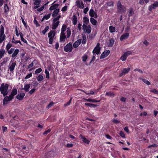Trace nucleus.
Listing matches in <instances>:
<instances>
[{
  "mask_svg": "<svg viewBox=\"0 0 158 158\" xmlns=\"http://www.w3.org/2000/svg\"><path fill=\"white\" fill-rule=\"evenodd\" d=\"M25 95V94L24 93H21L18 94L16 97V98L19 100H22Z\"/></svg>",
  "mask_w": 158,
  "mask_h": 158,
  "instance_id": "obj_13",
  "label": "nucleus"
},
{
  "mask_svg": "<svg viewBox=\"0 0 158 158\" xmlns=\"http://www.w3.org/2000/svg\"><path fill=\"white\" fill-rule=\"evenodd\" d=\"M124 130L127 133H129V131L128 129V127L127 126L125 127L124 128Z\"/></svg>",
  "mask_w": 158,
  "mask_h": 158,
  "instance_id": "obj_61",
  "label": "nucleus"
},
{
  "mask_svg": "<svg viewBox=\"0 0 158 158\" xmlns=\"http://www.w3.org/2000/svg\"><path fill=\"white\" fill-rule=\"evenodd\" d=\"M112 122L114 123L117 124L118 123H120V121L116 119H114L113 120Z\"/></svg>",
  "mask_w": 158,
  "mask_h": 158,
  "instance_id": "obj_60",
  "label": "nucleus"
},
{
  "mask_svg": "<svg viewBox=\"0 0 158 158\" xmlns=\"http://www.w3.org/2000/svg\"><path fill=\"white\" fill-rule=\"evenodd\" d=\"M131 69L130 67H128L127 68H124L123 69L122 72L121 73H119V76L121 77L126 74L128 73L130 71Z\"/></svg>",
  "mask_w": 158,
  "mask_h": 158,
  "instance_id": "obj_7",
  "label": "nucleus"
},
{
  "mask_svg": "<svg viewBox=\"0 0 158 158\" xmlns=\"http://www.w3.org/2000/svg\"><path fill=\"white\" fill-rule=\"evenodd\" d=\"M11 61L9 65V69L10 71L11 72H13L14 70L15 67L16 65V62L15 61L14 62H12L11 64Z\"/></svg>",
  "mask_w": 158,
  "mask_h": 158,
  "instance_id": "obj_11",
  "label": "nucleus"
},
{
  "mask_svg": "<svg viewBox=\"0 0 158 158\" xmlns=\"http://www.w3.org/2000/svg\"><path fill=\"white\" fill-rule=\"evenodd\" d=\"M45 74H46V78H48V79L49 78V72L46 69L45 71Z\"/></svg>",
  "mask_w": 158,
  "mask_h": 158,
  "instance_id": "obj_53",
  "label": "nucleus"
},
{
  "mask_svg": "<svg viewBox=\"0 0 158 158\" xmlns=\"http://www.w3.org/2000/svg\"><path fill=\"white\" fill-rule=\"evenodd\" d=\"M4 27L1 25L0 28V35H5L4 34Z\"/></svg>",
  "mask_w": 158,
  "mask_h": 158,
  "instance_id": "obj_29",
  "label": "nucleus"
},
{
  "mask_svg": "<svg viewBox=\"0 0 158 158\" xmlns=\"http://www.w3.org/2000/svg\"><path fill=\"white\" fill-rule=\"evenodd\" d=\"M19 52V50L18 49H16L13 53L12 55L11 56L14 59L16 58L17 55L18 54Z\"/></svg>",
  "mask_w": 158,
  "mask_h": 158,
  "instance_id": "obj_19",
  "label": "nucleus"
},
{
  "mask_svg": "<svg viewBox=\"0 0 158 158\" xmlns=\"http://www.w3.org/2000/svg\"><path fill=\"white\" fill-rule=\"evenodd\" d=\"M72 49L73 46L71 42L67 44L64 47V50L65 52H71L72 51Z\"/></svg>",
  "mask_w": 158,
  "mask_h": 158,
  "instance_id": "obj_3",
  "label": "nucleus"
},
{
  "mask_svg": "<svg viewBox=\"0 0 158 158\" xmlns=\"http://www.w3.org/2000/svg\"><path fill=\"white\" fill-rule=\"evenodd\" d=\"M37 79L38 81H41L44 79L43 76L41 75H39L37 77Z\"/></svg>",
  "mask_w": 158,
  "mask_h": 158,
  "instance_id": "obj_33",
  "label": "nucleus"
},
{
  "mask_svg": "<svg viewBox=\"0 0 158 158\" xmlns=\"http://www.w3.org/2000/svg\"><path fill=\"white\" fill-rule=\"evenodd\" d=\"M32 76V73H30L29 74H27L26 77H25L24 79H27Z\"/></svg>",
  "mask_w": 158,
  "mask_h": 158,
  "instance_id": "obj_57",
  "label": "nucleus"
},
{
  "mask_svg": "<svg viewBox=\"0 0 158 158\" xmlns=\"http://www.w3.org/2000/svg\"><path fill=\"white\" fill-rule=\"evenodd\" d=\"M12 46H13V45L11 44L10 43H9L8 44H7L6 46V51L8 50L9 49V50L10 49V48L12 47Z\"/></svg>",
  "mask_w": 158,
  "mask_h": 158,
  "instance_id": "obj_35",
  "label": "nucleus"
},
{
  "mask_svg": "<svg viewBox=\"0 0 158 158\" xmlns=\"http://www.w3.org/2000/svg\"><path fill=\"white\" fill-rule=\"evenodd\" d=\"M89 14L91 17L96 18L98 17L96 12L94 11V10H89Z\"/></svg>",
  "mask_w": 158,
  "mask_h": 158,
  "instance_id": "obj_16",
  "label": "nucleus"
},
{
  "mask_svg": "<svg viewBox=\"0 0 158 158\" xmlns=\"http://www.w3.org/2000/svg\"><path fill=\"white\" fill-rule=\"evenodd\" d=\"M34 2V4L36 6L33 7V9H35L39 7V5L40 4L42 0H33Z\"/></svg>",
  "mask_w": 158,
  "mask_h": 158,
  "instance_id": "obj_12",
  "label": "nucleus"
},
{
  "mask_svg": "<svg viewBox=\"0 0 158 158\" xmlns=\"http://www.w3.org/2000/svg\"><path fill=\"white\" fill-rule=\"evenodd\" d=\"M129 35L130 34L129 33H124L121 36L120 38V40L121 41H122L123 40H127L129 36Z\"/></svg>",
  "mask_w": 158,
  "mask_h": 158,
  "instance_id": "obj_10",
  "label": "nucleus"
},
{
  "mask_svg": "<svg viewBox=\"0 0 158 158\" xmlns=\"http://www.w3.org/2000/svg\"><path fill=\"white\" fill-rule=\"evenodd\" d=\"M59 23L60 22L59 21H58L57 22H53V23L52 24V29L54 30L56 29L58 26Z\"/></svg>",
  "mask_w": 158,
  "mask_h": 158,
  "instance_id": "obj_15",
  "label": "nucleus"
},
{
  "mask_svg": "<svg viewBox=\"0 0 158 158\" xmlns=\"http://www.w3.org/2000/svg\"><path fill=\"white\" fill-rule=\"evenodd\" d=\"M51 131V130L50 129H48V130L45 131L44 133V135H46L49 133Z\"/></svg>",
  "mask_w": 158,
  "mask_h": 158,
  "instance_id": "obj_64",
  "label": "nucleus"
},
{
  "mask_svg": "<svg viewBox=\"0 0 158 158\" xmlns=\"http://www.w3.org/2000/svg\"><path fill=\"white\" fill-rule=\"evenodd\" d=\"M67 28V26L66 25L64 24L63 25L62 28H61V31H65Z\"/></svg>",
  "mask_w": 158,
  "mask_h": 158,
  "instance_id": "obj_45",
  "label": "nucleus"
},
{
  "mask_svg": "<svg viewBox=\"0 0 158 158\" xmlns=\"http://www.w3.org/2000/svg\"><path fill=\"white\" fill-rule=\"evenodd\" d=\"M85 93L87 95H89L90 94L93 95L94 94V92L92 90H91L90 92L87 93V92H85Z\"/></svg>",
  "mask_w": 158,
  "mask_h": 158,
  "instance_id": "obj_59",
  "label": "nucleus"
},
{
  "mask_svg": "<svg viewBox=\"0 0 158 158\" xmlns=\"http://www.w3.org/2000/svg\"><path fill=\"white\" fill-rule=\"evenodd\" d=\"M80 137H81V139H82L83 142L87 144H89L90 142V141L85 138L84 136H83L82 135H80Z\"/></svg>",
  "mask_w": 158,
  "mask_h": 158,
  "instance_id": "obj_22",
  "label": "nucleus"
},
{
  "mask_svg": "<svg viewBox=\"0 0 158 158\" xmlns=\"http://www.w3.org/2000/svg\"><path fill=\"white\" fill-rule=\"evenodd\" d=\"M85 106H89V107H93L94 108L98 106V105L94 104H92V103H85Z\"/></svg>",
  "mask_w": 158,
  "mask_h": 158,
  "instance_id": "obj_27",
  "label": "nucleus"
},
{
  "mask_svg": "<svg viewBox=\"0 0 158 158\" xmlns=\"http://www.w3.org/2000/svg\"><path fill=\"white\" fill-rule=\"evenodd\" d=\"M106 96H114V94L113 93L111 92H106Z\"/></svg>",
  "mask_w": 158,
  "mask_h": 158,
  "instance_id": "obj_51",
  "label": "nucleus"
},
{
  "mask_svg": "<svg viewBox=\"0 0 158 158\" xmlns=\"http://www.w3.org/2000/svg\"><path fill=\"white\" fill-rule=\"evenodd\" d=\"M4 97L3 100V105H5L7 104L8 102L11 101L13 98L10 95L8 96L6 95Z\"/></svg>",
  "mask_w": 158,
  "mask_h": 158,
  "instance_id": "obj_4",
  "label": "nucleus"
},
{
  "mask_svg": "<svg viewBox=\"0 0 158 158\" xmlns=\"http://www.w3.org/2000/svg\"><path fill=\"white\" fill-rule=\"evenodd\" d=\"M61 17L60 15H58V16H57L56 18H54L53 19V22H57V21H58L59 19Z\"/></svg>",
  "mask_w": 158,
  "mask_h": 158,
  "instance_id": "obj_48",
  "label": "nucleus"
},
{
  "mask_svg": "<svg viewBox=\"0 0 158 158\" xmlns=\"http://www.w3.org/2000/svg\"><path fill=\"white\" fill-rule=\"evenodd\" d=\"M86 3V4L85 5V8L84 10H89V3L91 0H83Z\"/></svg>",
  "mask_w": 158,
  "mask_h": 158,
  "instance_id": "obj_17",
  "label": "nucleus"
},
{
  "mask_svg": "<svg viewBox=\"0 0 158 158\" xmlns=\"http://www.w3.org/2000/svg\"><path fill=\"white\" fill-rule=\"evenodd\" d=\"M156 7H158V2H156L151 5L149 7V9H155Z\"/></svg>",
  "mask_w": 158,
  "mask_h": 158,
  "instance_id": "obj_21",
  "label": "nucleus"
},
{
  "mask_svg": "<svg viewBox=\"0 0 158 158\" xmlns=\"http://www.w3.org/2000/svg\"><path fill=\"white\" fill-rule=\"evenodd\" d=\"M18 92L16 89L14 88L12 90L11 94H10L13 98L14 97V96L16 95L17 94Z\"/></svg>",
  "mask_w": 158,
  "mask_h": 158,
  "instance_id": "obj_23",
  "label": "nucleus"
},
{
  "mask_svg": "<svg viewBox=\"0 0 158 158\" xmlns=\"http://www.w3.org/2000/svg\"><path fill=\"white\" fill-rule=\"evenodd\" d=\"M72 21V22L73 25H75L76 24L77 21V16L75 15H73Z\"/></svg>",
  "mask_w": 158,
  "mask_h": 158,
  "instance_id": "obj_28",
  "label": "nucleus"
},
{
  "mask_svg": "<svg viewBox=\"0 0 158 158\" xmlns=\"http://www.w3.org/2000/svg\"><path fill=\"white\" fill-rule=\"evenodd\" d=\"M9 85L8 84L2 83L1 84L0 87V90L1 94L4 97L7 95L8 93Z\"/></svg>",
  "mask_w": 158,
  "mask_h": 158,
  "instance_id": "obj_1",
  "label": "nucleus"
},
{
  "mask_svg": "<svg viewBox=\"0 0 158 158\" xmlns=\"http://www.w3.org/2000/svg\"><path fill=\"white\" fill-rule=\"evenodd\" d=\"M66 38V36L60 35V42H64L65 41Z\"/></svg>",
  "mask_w": 158,
  "mask_h": 158,
  "instance_id": "obj_31",
  "label": "nucleus"
},
{
  "mask_svg": "<svg viewBox=\"0 0 158 158\" xmlns=\"http://www.w3.org/2000/svg\"><path fill=\"white\" fill-rule=\"evenodd\" d=\"M100 44L98 43L97 44L96 46L94 48V49L92 51L93 53H95L96 54L98 55L100 54L101 50V48L100 47Z\"/></svg>",
  "mask_w": 158,
  "mask_h": 158,
  "instance_id": "obj_5",
  "label": "nucleus"
},
{
  "mask_svg": "<svg viewBox=\"0 0 158 158\" xmlns=\"http://www.w3.org/2000/svg\"><path fill=\"white\" fill-rule=\"evenodd\" d=\"M55 104L53 102H50L47 106L46 108L48 109L51 108Z\"/></svg>",
  "mask_w": 158,
  "mask_h": 158,
  "instance_id": "obj_44",
  "label": "nucleus"
},
{
  "mask_svg": "<svg viewBox=\"0 0 158 158\" xmlns=\"http://www.w3.org/2000/svg\"><path fill=\"white\" fill-rule=\"evenodd\" d=\"M73 145V144L72 143H68L66 145V147L67 148H70L72 147Z\"/></svg>",
  "mask_w": 158,
  "mask_h": 158,
  "instance_id": "obj_62",
  "label": "nucleus"
},
{
  "mask_svg": "<svg viewBox=\"0 0 158 158\" xmlns=\"http://www.w3.org/2000/svg\"><path fill=\"white\" fill-rule=\"evenodd\" d=\"M110 51L109 50H106L103 52L101 55L100 58L103 59L107 57L110 54Z\"/></svg>",
  "mask_w": 158,
  "mask_h": 158,
  "instance_id": "obj_9",
  "label": "nucleus"
},
{
  "mask_svg": "<svg viewBox=\"0 0 158 158\" xmlns=\"http://www.w3.org/2000/svg\"><path fill=\"white\" fill-rule=\"evenodd\" d=\"M83 22L85 24H88L89 23V19L86 17H85L83 18Z\"/></svg>",
  "mask_w": 158,
  "mask_h": 158,
  "instance_id": "obj_39",
  "label": "nucleus"
},
{
  "mask_svg": "<svg viewBox=\"0 0 158 158\" xmlns=\"http://www.w3.org/2000/svg\"><path fill=\"white\" fill-rule=\"evenodd\" d=\"M49 38L48 43L50 44H52L53 42L54 38L48 37Z\"/></svg>",
  "mask_w": 158,
  "mask_h": 158,
  "instance_id": "obj_55",
  "label": "nucleus"
},
{
  "mask_svg": "<svg viewBox=\"0 0 158 158\" xmlns=\"http://www.w3.org/2000/svg\"><path fill=\"white\" fill-rule=\"evenodd\" d=\"M71 31L70 29L69 28H68L67 30V38H68L70 37V36L71 34Z\"/></svg>",
  "mask_w": 158,
  "mask_h": 158,
  "instance_id": "obj_36",
  "label": "nucleus"
},
{
  "mask_svg": "<svg viewBox=\"0 0 158 158\" xmlns=\"http://www.w3.org/2000/svg\"><path fill=\"white\" fill-rule=\"evenodd\" d=\"M6 52L5 49L1 48L0 50V59H1L4 56Z\"/></svg>",
  "mask_w": 158,
  "mask_h": 158,
  "instance_id": "obj_26",
  "label": "nucleus"
},
{
  "mask_svg": "<svg viewBox=\"0 0 158 158\" xmlns=\"http://www.w3.org/2000/svg\"><path fill=\"white\" fill-rule=\"evenodd\" d=\"M131 53V51H127L124 52L123 54L120 57V60L122 61H124L126 60L128 55H130Z\"/></svg>",
  "mask_w": 158,
  "mask_h": 158,
  "instance_id": "obj_6",
  "label": "nucleus"
},
{
  "mask_svg": "<svg viewBox=\"0 0 158 158\" xmlns=\"http://www.w3.org/2000/svg\"><path fill=\"white\" fill-rule=\"evenodd\" d=\"M142 80L143 82L145 83L146 84L148 85H150V82H149L147 80L144 79V78H143V79H142Z\"/></svg>",
  "mask_w": 158,
  "mask_h": 158,
  "instance_id": "obj_43",
  "label": "nucleus"
},
{
  "mask_svg": "<svg viewBox=\"0 0 158 158\" xmlns=\"http://www.w3.org/2000/svg\"><path fill=\"white\" fill-rule=\"evenodd\" d=\"M51 15V13H49L47 15H45L44 16V17L45 19L47 20L50 18Z\"/></svg>",
  "mask_w": 158,
  "mask_h": 158,
  "instance_id": "obj_56",
  "label": "nucleus"
},
{
  "mask_svg": "<svg viewBox=\"0 0 158 158\" xmlns=\"http://www.w3.org/2000/svg\"><path fill=\"white\" fill-rule=\"evenodd\" d=\"M151 92L153 93L158 95V90H157L155 89H153L151 90Z\"/></svg>",
  "mask_w": 158,
  "mask_h": 158,
  "instance_id": "obj_58",
  "label": "nucleus"
},
{
  "mask_svg": "<svg viewBox=\"0 0 158 158\" xmlns=\"http://www.w3.org/2000/svg\"><path fill=\"white\" fill-rule=\"evenodd\" d=\"M14 50V48H11L10 49L6 51L9 54H11L13 53Z\"/></svg>",
  "mask_w": 158,
  "mask_h": 158,
  "instance_id": "obj_46",
  "label": "nucleus"
},
{
  "mask_svg": "<svg viewBox=\"0 0 158 158\" xmlns=\"http://www.w3.org/2000/svg\"><path fill=\"white\" fill-rule=\"evenodd\" d=\"M86 37L85 35H83L82 40V43L83 44H85L86 42Z\"/></svg>",
  "mask_w": 158,
  "mask_h": 158,
  "instance_id": "obj_32",
  "label": "nucleus"
},
{
  "mask_svg": "<svg viewBox=\"0 0 158 158\" xmlns=\"http://www.w3.org/2000/svg\"><path fill=\"white\" fill-rule=\"evenodd\" d=\"M60 10H54L52 14L53 17H55L58 14Z\"/></svg>",
  "mask_w": 158,
  "mask_h": 158,
  "instance_id": "obj_41",
  "label": "nucleus"
},
{
  "mask_svg": "<svg viewBox=\"0 0 158 158\" xmlns=\"http://www.w3.org/2000/svg\"><path fill=\"white\" fill-rule=\"evenodd\" d=\"M82 61L85 62L87 59V56L86 55H84L82 57Z\"/></svg>",
  "mask_w": 158,
  "mask_h": 158,
  "instance_id": "obj_52",
  "label": "nucleus"
},
{
  "mask_svg": "<svg viewBox=\"0 0 158 158\" xmlns=\"http://www.w3.org/2000/svg\"><path fill=\"white\" fill-rule=\"evenodd\" d=\"M90 21L91 23L94 25H95L97 24V21L94 19L91 18L90 19Z\"/></svg>",
  "mask_w": 158,
  "mask_h": 158,
  "instance_id": "obj_30",
  "label": "nucleus"
},
{
  "mask_svg": "<svg viewBox=\"0 0 158 158\" xmlns=\"http://www.w3.org/2000/svg\"><path fill=\"white\" fill-rule=\"evenodd\" d=\"M6 36L5 35H0V44L5 39Z\"/></svg>",
  "mask_w": 158,
  "mask_h": 158,
  "instance_id": "obj_37",
  "label": "nucleus"
},
{
  "mask_svg": "<svg viewBox=\"0 0 158 158\" xmlns=\"http://www.w3.org/2000/svg\"><path fill=\"white\" fill-rule=\"evenodd\" d=\"M72 100V98H71L69 102H68L67 103L64 104V106H67L70 105V103L71 102Z\"/></svg>",
  "mask_w": 158,
  "mask_h": 158,
  "instance_id": "obj_49",
  "label": "nucleus"
},
{
  "mask_svg": "<svg viewBox=\"0 0 158 158\" xmlns=\"http://www.w3.org/2000/svg\"><path fill=\"white\" fill-rule=\"evenodd\" d=\"M35 89L34 88L32 89L30 91L29 93L30 94H32L35 92Z\"/></svg>",
  "mask_w": 158,
  "mask_h": 158,
  "instance_id": "obj_63",
  "label": "nucleus"
},
{
  "mask_svg": "<svg viewBox=\"0 0 158 158\" xmlns=\"http://www.w3.org/2000/svg\"><path fill=\"white\" fill-rule=\"evenodd\" d=\"M114 39L113 38H111L109 40V42L108 44V46L109 47H111L113 46L114 43Z\"/></svg>",
  "mask_w": 158,
  "mask_h": 158,
  "instance_id": "obj_25",
  "label": "nucleus"
},
{
  "mask_svg": "<svg viewBox=\"0 0 158 158\" xmlns=\"http://www.w3.org/2000/svg\"><path fill=\"white\" fill-rule=\"evenodd\" d=\"M82 29L85 32L89 34L91 32L92 28L90 25L87 26L86 25L83 24L82 26Z\"/></svg>",
  "mask_w": 158,
  "mask_h": 158,
  "instance_id": "obj_2",
  "label": "nucleus"
},
{
  "mask_svg": "<svg viewBox=\"0 0 158 158\" xmlns=\"http://www.w3.org/2000/svg\"><path fill=\"white\" fill-rule=\"evenodd\" d=\"M33 22L35 24L36 26L37 27H40V24L38 23L37 21L36 20L35 18L33 21Z\"/></svg>",
  "mask_w": 158,
  "mask_h": 158,
  "instance_id": "obj_42",
  "label": "nucleus"
},
{
  "mask_svg": "<svg viewBox=\"0 0 158 158\" xmlns=\"http://www.w3.org/2000/svg\"><path fill=\"white\" fill-rule=\"evenodd\" d=\"M119 134L120 135L121 137H122V138H125V137H126L124 133V132L123 131H120Z\"/></svg>",
  "mask_w": 158,
  "mask_h": 158,
  "instance_id": "obj_47",
  "label": "nucleus"
},
{
  "mask_svg": "<svg viewBox=\"0 0 158 158\" xmlns=\"http://www.w3.org/2000/svg\"><path fill=\"white\" fill-rule=\"evenodd\" d=\"M42 71V69L40 68H39L37 69H36L35 71V74H38L39 73H40Z\"/></svg>",
  "mask_w": 158,
  "mask_h": 158,
  "instance_id": "obj_50",
  "label": "nucleus"
},
{
  "mask_svg": "<svg viewBox=\"0 0 158 158\" xmlns=\"http://www.w3.org/2000/svg\"><path fill=\"white\" fill-rule=\"evenodd\" d=\"M109 31L110 33H112L115 31V28L112 26L109 27Z\"/></svg>",
  "mask_w": 158,
  "mask_h": 158,
  "instance_id": "obj_34",
  "label": "nucleus"
},
{
  "mask_svg": "<svg viewBox=\"0 0 158 158\" xmlns=\"http://www.w3.org/2000/svg\"><path fill=\"white\" fill-rule=\"evenodd\" d=\"M55 2V1L52 3V6L49 8V10H54L55 9H56V10H59V9H57L59 5L58 4H54Z\"/></svg>",
  "mask_w": 158,
  "mask_h": 158,
  "instance_id": "obj_14",
  "label": "nucleus"
},
{
  "mask_svg": "<svg viewBox=\"0 0 158 158\" xmlns=\"http://www.w3.org/2000/svg\"><path fill=\"white\" fill-rule=\"evenodd\" d=\"M56 35V32L53 30H51L48 33V37L54 38Z\"/></svg>",
  "mask_w": 158,
  "mask_h": 158,
  "instance_id": "obj_20",
  "label": "nucleus"
},
{
  "mask_svg": "<svg viewBox=\"0 0 158 158\" xmlns=\"http://www.w3.org/2000/svg\"><path fill=\"white\" fill-rule=\"evenodd\" d=\"M49 28L48 26H47L42 31V33L43 35H45Z\"/></svg>",
  "mask_w": 158,
  "mask_h": 158,
  "instance_id": "obj_38",
  "label": "nucleus"
},
{
  "mask_svg": "<svg viewBox=\"0 0 158 158\" xmlns=\"http://www.w3.org/2000/svg\"><path fill=\"white\" fill-rule=\"evenodd\" d=\"M48 2L44 4L43 6H41L40 8H39V9H38L37 10H43L44 8V7L47 5V4H48Z\"/></svg>",
  "mask_w": 158,
  "mask_h": 158,
  "instance_id": "obj_54",
  "label": "nucleus"
},
{
  "mask_svg": "<svg viewBox=\"0 0 158 158\" xmlns=\"http://www.w3.org/2000/svg\"><path fill=\"white\" fill-rule=\"evenodd\" d=\"M30 86V84H25L24 87V88H22V89L25 90V92H27L29 91Z\"/></svg>",
  "mask_w": 158,
  "mask_h": 158,
  "instance_id": "obj_24",
  "label": "nucleus"
},
{
  "mask_svg": "<svg viewBox=\"0 0 158 158\" xmlns=\"http://www.w3.org/2000/svg\"><path fill=\"white\" fill-rule=\"evenodd\" d=\"M77 6L80 9H82L84 7L83 2L80 0H77L76 2Z\"/></svg>",
  "mask_w": 158,
  "mask_h": 158,
  "instance_id": "obj_8",
  "label": "nucleus"
},
{
  "mask_svg": "<svg viewBox=\"0 0 158 158\" xmlns=\"http://www.w3.org/2000/svg\"><path fill=\"white\" fill-rule=\"evenodd\" d=\"M81 42V39H79L77 40L74 43H73V46L74 48H77Z\"/></svg>",
  "mask_w": 158,
  "mask_h": 158,
  "instance_id": "obj_18",
  "label": "nucleus"
},
{
  "mask_svg": "<svg viewBox=\"0 0 158 158\" xmlns=\"http://www.w3.org/2000/svg\"><path fill=\"white\" fill-rule=\"evenodd\" d=\"M158 145H157L156 144L154 143V144H151V145H149L148 146V148H152V147L157 148V147H158Z\"/></svg>",
  "mask_w": 158,
  "mask_h": 158,
  "instance_id": "obj_40",
  "label": "nucleus"
}]
</instances>
